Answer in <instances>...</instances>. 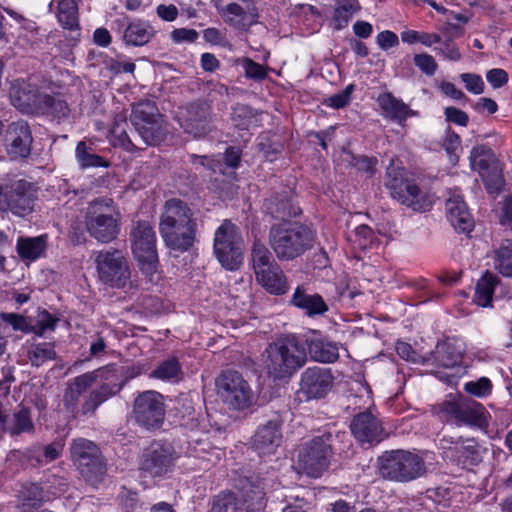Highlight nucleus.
Masks as SVG:
<instances>
[{
	"mask_svg": "<svg viewBox=\"0 0 512 512\" xmlns=\"http://www.w3.org/2000/svg\"><path fill=\"white\" fill-rule=\"evenodd\" d=\"M264 496L263 488L251 483L243 489L242 493L243 501L246 503L247 509L253 512L264 507Z\"/></svg>",
	"mask_w": 512,
	"mask_h": 512,
	"instance_id": "09e8293b",
	"label": "nucleus"
},
{
	"mask_svg": "<svg viewBox=\"0 0 512 512\" xmlns=\"http://www.w3.org/2000/svg\"><path fill=\"white\" fill-rule=\"evenodd\" d=\"M110 368L102 367L91 372L84 373L75 377L69 384L68 387L81 394L84 393L98 380H108Z\"/></svg>",
	"mask_w": 512,
	"mask_h": 512,
	"instance_id": "a19ab883",
	"label": "nucleus"
},
{
	"mask_svg": "<svg viewBox=\"0 0 512 512\" xmlns=\"http://www.w3.org/2000/svg\"><path fill=\"white\" fill-rule=\"evenodd\" d=\"M95 263L98 277L105 285L120 289L130 282V267L120 250L111 248L99 251Z\"/></svg>",
	"mask_w": 512,
	"mask_h": 512,
	"instance_id": "4468645a",
	"label": "nucleus"
},
{
	"mask_svg": "<svg viewBox=\"0 0 512 512\" xmlns=\"http://www.w3.org/2000/svg\"><path fill=\"white\" fill-rule=\"evenodd\" d=\"M376 41L382 50H388L399 45V38L397 34L390 30L380 32L377 35Z\"/></svg>",
	"mask_w": 512,
	"mask_h": 512,
	"instance_id": "338daca9",
	"label": "nucleus"
},
{
	"mask_svg": "<svg viewBox=\"0 0 512 512\" xmlns=\"http://www.w3.org/2000/svg\"><path fill=\"white\" fill-rule=\"evenodd\" d=\"M34 428L29 410L19 407L13 414L12 424L9 425L8 431L11 435H19L24 432H30Z\"/></svg>",
	"mask_w": 512,
	"mask_h": 512,
	"instance_id": "de8ad7c7",
	"label": "nucleus"
},
{
	"mask_svg": "<svg viewBox=\"0 0 512 512\" xmlns=\"http://www.w3.org/2000/svg\"><path fill=\"white\" fill-rule=\"evenodd\" d=\"M19 497L24 511H28L26 508L40 507L44 500V491L37 484H29L21 489Z\"/></svg>",
	"mask_w": 512,
	"mask_h": 512,
	"instance_id": "49530a36",
	"label": "nucleus"
},
{
	"mask_svg": "<svg viewBox=\"0 0 512 512\" xmlns=\"http://www.w3.org/2000/svg\"><path fill=\"white\" fill-rule=\"evenodd\" d=\"M37 200V189L26 180H17L0 185V209L13 215L26 217L33 213Z\"/></svg>",
	"mask_w": 512,
	"mask_h": 512,
	"instance_id": "f8f14e48",
	"label": "nucleus"
},
{
	"mask_svg": "<svg viewBox=\"0 0 512 512\" xmlns=\"http://www.w3.org/2000/svg\"><path fill=\"white\" fill-rule=\"evenodd\" d=\"M217 9L223 17L230 16L225 18V21L229 25L235 27H241L245 25L244 20L247 14L240 4L233 2L229 3L222 9H219L218 7Z\"/></svg>",
	"mask_w": 512,
	"mask_h": 512,
	"instance_id": "3c124183",
	"label": "nucleus"
},
{
	"mask_svg": "<svg viewBox=\"0 0 512 512\" xmlns=\"http://www.w3.org/2000/svg\"><path fill=\"white\" fill-rule=\"evenodd\" d=\"M280 441V425L277 421L270 420L258 428L253 436L252 444L259 454H271L279 446Z\"/></svg>",
	"mask_w": 512,
	"mask_h": 512,
	"instance_id": "c85d7f7f",
	"label": "nucleus"
},
{
	"mask_svg": "<svg viewBox=\"0 0 512 512\" xmlns=\"http://www.w3.org/2000/svg\"><path fill=\"white\" fill-rule=\"evenodd\" d=\"M487 81L495 89L504 86L508 82V73L500 68H494L487 72Z\"/></svg>",
	"mask_w": 512,
	"mask_h": 512,
	"instance_id": "774afa93",
	"label": "nucleus"
},
{
	"mask_svg": "<svg viewBox=\"0 0 512 512\" xmlns=\"http://www.w3.org/2000/svg\"><path fill=\"white\" fill-rule=\"evenodd\" d=\"M231 121L235 127L247 129L257 122V112L248 105L238 103L232 108Z\"/></svg>",
	"mask_w": 512,
	"mask_h": 512,
	"instance_id": "a18cd8bd",
	"label": "nucleus"
},
{
	"mask_svg": "<svg viewBox=\"0 0 512 512\" xmlns=\"http://www.w3.org/2000/svg\"><path fill=\"white\" fill-rule=\"evenodd\" d=\"M265 211L275 219L285 220L300 214V208L293 203L292 190L284 188L281 192H275L264 202Z\"/></svg>",
	"mask_w": 512,
	"mask_h": 512,
	"instance_id": "a878e982",
	"label": "nucleus"
},
{
	"mask_svg": "<svg viewBox=\"0 0 512 512\" xmlns=\"http://www.w3.org/2000/svg\"><path fill=\"white\" fill-rule=\"evenodd\" d=\"M44 95L36 84L24 79L14 80L9 88L11 104L22 113L39 114Z\"/></svg>",
	"mask_w": 512,
	"mask_h": 512,
	"instance_id": "412c9836",
	"label": "nucleus"
},
{
	"mask_svg": "<svg viewBox=\"0 0 512 512\" xmlns=\"http://www.w3.org/2000/svg\"><path fill=\"white\" fill-rule=\"evenodd\" d=\"M263 368L274 381L289 380L307 362V348L295 334H285L269 343L262 353Z\"/></svg>",
	"mask_w": 512,
	"mask_h": 512,
	"instance_id": "f03ea898",
	"label": "nucleus"
},
{
	"mask_svg": "<svg viewBox=\"0 0 512 512\" xmlns=\"http://www.w3.org/2000/svg\"><path fill=\"white\" fill-rule=\"evenodd\" d=\"M70 453L73 463L87 483L97 485L103 481L107 468L102 453L94 442L84 438L74 439Z\"/></svg>",
	"mask_w": 512,
	"mask_h": 512,
	"instance_id": "6e6552de",
	"label": "nucleus"
},
{
	"mask_svg": "<svg viewBox=\"0 0 512 512\" xmlns=\"http://www.w3.org/2000/svg\"><path fill=\"white\" fill-rule=\"evenodd\" d=\"M173 453L169 446L152 443L144 452L140 463L142 471L152 477L161 476L170 471Z\"/></svg>",
	"mask_w": 512,
	"mask_h": 512,
	"instance_id": "b1692460",
	"label": "nucleus"
},
{
	"mask_svg": "<svg viewBox=\"0 0 512 512\" xmlns=\"http://www.w3.org/2000/svg\"><path fill=\"white\" fill-rule=\"evenodd\" d=\"M196 231V219L189 205L177 198L167 200L159 223V232L166 246L185 252L193 246Z\"/></svg>",
	"mask_w": 512,
	"mask_h": 512,
	"instance_id": "7ed1b4c3",
	"label": "nucleus"
},
{
	"mask_svg": "<svg viewBox=\"0 0 512 512\" xmlns=\"http://www.w3.org/2000/svg\"><path fill=\"white\" fill-rule=\"evenodd\" d=\"M334 376L329 368L318 366L305 369L299 382V393L307 400L323 399L332 390Z\"/></svg>",
	"mask_w": 512,
	"mask_h": 512,
	"instance_id": "6ab92c4d",
	"label": "nucleus"
},
{
	"mask_svg": "<svg viewBox=\"0 0 512 512\" xmlns=\"http://www.w3.org/2000/svg\"><path fill=\"white\" fill-rule=\"evenodd\" d=\"M332 434L324 433L306 442L299 451V469L310 477H320L332 456Z\"/></svg>",
	"mask_w": 512,
	"mask_h": 512,
	"instance_id": "9b49d317",
	"label": "nucleus"
},
{
	"mask_svg": "<svg viewBox=\"0 0 512 512\" xmlns=\"http://www.w3.org/2000/svg\"><path fill=\"white\" fill-rule=\"evenodd\" d=\"M353 90L354 86L350 84L342 92L334 94L326 99L325 103L335 109L344 108L349 104Z\"/></svg>",
	"mask_w": 512,
	"mask_h": 512,
	"instance_id": "052dcab7",
	"label": "nucleus"
},
{
	"mask_svg": "<svg viewBox=\"0 0 512 512\" xmlns=\"http://www.w3.org/2000/svg\"><path fill=\"white\" fill-rule=\"evenodd\" d=\"M387 186L393 198L415 211H426L432 207L431 198L408 180L393 179Z\"/></svg>",
	"mask_w": 512,
	"mask_h": 512,
	"instance_id": "4be33fe9",
	"label": "nucleus"
},
{
	"mask_svg": "<svg viewBox=\"0 0 512 512\" xmlns=\"http://www.w3.org/2000/svg\"><path fill=\"white\" fill-rule=\"evenodd\" d=\"M236 498L231 492H223L215 497L210 512H237Z\"/></svg>",
	"mask_w": 512,
	"mask_h": 512,
	"instance_id": "603ef678",
	"label": "nucleus"
},
{
	"mask_svg": "<svg viewBox=\"0 0 512 512\" xmlns=\"http://www.w3.org/2000/svg\"><path fill=\"white\" fill-rule=\"evenodd\" d=\"M461 80L465 83V87L469 92L481 94L484 91V82L479 75L473 73L461 74Z\"/></svg>",
	"mask_w": 512,
	"mask_h": 512,
	"instance_id": "e2e57ef3",
	"label": "nucleus"
},
{
	"mask_svg": "<svg viewBox=\"0 0 512 512\" xmlns=\"http://www.w3.org/2000/svg\"><path fill=\"white\" fill-rule=\"evenodd\" d=\"M155 34L156 31L148 22L136 19L127 24L122 39L127 46L140 47L148 44Z\"/></svg>",
	"mask_w": 512,
	"mask_h": 512,
	"instance_id": "7c9ffc66",
	"label": "nucleus"
},
{
	"mask_svg": "<svg viewBox=\"0 0 512 512\" xmlns=\"http://www.w3.org/2000/svg\"><path fill=\"white\" fill-rule=\"evenodd\" d=\"M499 283L500 279L497 275L486 271L477 281L474 295L475 303L481 307L491 306L494 289Z\"/></svg>",
	"mask_w": 512,
	"mask_h": 512,
	"instance_id": "f704fd0d",
	"label": "nucleus"
},
{
	"mask_svg": "<svg viewBox=\"0 0 512 512\" xmlns=\"http://www.w3.org/2000/svg\"><path fill=\"white\" fill-rule=\"evenodd\" d=\"M181 375V366L177 358L172 357L161 362L150 374V377L170 381L179 380Z\"/></svg>",
	"mask_w": 512,
	"mask_h": 512,
	"instance_id": "c03bdc74",
	"label": "nucleus"
},
{
	"mask_svg": "<svg viewBox=\"0 0 512 512\" xmlns=\"http://www.w3.org/2000/svg\"><path fill=\"white\" fill-rule=\"evenodd\" d=\"M75 157L82 169L108 166V162L103 157L95 154L93 148L88 146L85 141H80L77 144Z\"/></svg>",
	"mask_w": 512,
	"mask_h": 512,
	"instance_id": "79ce46f5",
	"label": "nucleus"
},
{
	"mask_svg": "<svg viewBox=\"0 0 512 512\" xmlns=\"http://www.w3.org/2000/svg\"><path fill=\"white\" fill-rule=\"evenodd\" d=\"M438 411L459 425L482 427L486 423L485 408L478 402L463 397L450 396L438 406Z\"/></svg>",
	"mask_w": 512,
	"mask_h": 512,
	"instance_id": "2eb2a0df",
	"label": "nucleus"
},
{
	"mask_svg": "<svg viewBox=\"0 0 512 512\" xmlns=\"http://www.w3.org/2000/svg\"><path fill=\"white\" fill-rule=\"evenodd\" d=\"M38 317L39 318L36 321V324L32 325V332L38 336H42L45 331L54 330L57 319L54 318L50 313L44 310L39 314Z\"/></svg>",
	"mask_w": 512,
	"mask_h": 512,
	"instance_id": "bf43d9fd",
	"label": "nucleus"
},
{
	"mask_svg": "<svg viewBox=\"0 0 512 512\" xmlns=\"http://www.w3.org/2000/svg\"><path fill=\"white\" fill-rule=\"evenodd\" d=\"M132 417L139 426L147 430L159 428L165 418L163 395L154 390L138 394L133 402Z\"/></svg>",
	"mask_w": 512,
	"mask_h": 512,
	"instance_id": "dca6fc26",
	"label": "nucleus"
},
{
	"mask_svg": "<svg viewBox=\"0 0 512 512\" xmlns=\"http://www.w3.org/2000/svg\"><path fill=\"white\" fill-rule=\"evenodd\" d=\"M132 251L140 269L145 274L156 272L158 254L156 249V234L147 221H138L130 232Z\"/></svg>",
	"mask_w": 512,
	"mask_h": 512,
	"instance_id": "ddd939ff",
	"label": "nucleus"
},
{
	"mask_svg": "<svg viewBox=\"0 0 512 512\" xmlns=\"http://www.w3.org/2000/svg\"><path fill=\"white\" fill-rule=\"evenodd\" d=\"M401 40L407 44L421 43L426 47L441 42V36L436 33L419 32L416 30H406L401 33Z\"/></svg>",
	"mask_w": 512,
	"mask_h": 512,
	"instance_id": "8fccbe9b",
	"label": "nucleus"
},
{
	"mask_svg": "<svg viewBox=\"0 0 512 512\" xmlns=\"http://www.w3.org/2000/svg\"><path fill=\"white\" fill-rule=\"evenodd\" d=\"M414 64L428 76H433L438 68V64L433 56L427 53L416 54L414 56Z\"/></svg>",
	"mask_w": 512,
	"mask_h": 512,
	"instance_id": "13d9d810",
	"label": "nucleus"
},
{
	"mask_svg": "<svg viewBox=\"0 0 512 512\" xmlns=\"http://www.w3.org/2000/svg\"><path fill=\"white\" fill-rule=\"evenodd\" d=\"M121 214L112 198L100 197L89 202L84 223L91 237L102 243H109L120 232Z\"/></svg>",
	"mask_w": 512,
	"mask_h": 512,
	"instance_id": "39448f33",
	"label": "nucleus"
},
{
	"mask_svg": "<svg viewBox=\"0 0 512 512\" xmlns=\"http://www.w3.org/2000/svg\"><path fill=\"white\" fill-rule=\"evenodd\" d=\"M131 124L135 133L130 135V125L125 114H117L111 128L115 145L127 151L142 149L141 145H156L164 140L167 129L163 115L160 114L156 103L144 99L132 105Z\"/></svg>",
	"mask_w": 512,
	"mask_h": 512,
	"instance_id": "f257e3e1",
	"label": "nucleus"
},
{
	"mask_svg": "<svg viewBox=\"0 0 512 512\" xmlns=\"http://www.w3.org/2000/svg\"><path fill=\"white\" fill-rule=\"evenodd\" d=\"M462 354L463 349L457 345V341L448 338L436 346L435 359L439 365L448 368L455 366L460 361Z\"/></svg>",
	"mask_w": 512,
	"mask_h": 512,
	"instance_id": "c9c22d12",
	"label": "nucleus"
},
{
	"mask_svg": "<svg viewBox=\"0 0 512 512\" xmlns=\"http://www.w3.org/2000/svg\"><path fill=\"white\" fill-rule=\"evenodd\" d=\"M217 395L233 410L249 408L254 401V393L243 376L234 370L222 372L215 381Z\"/></svg>",
	"mask_w": 512,
	"mask_h": 512,
	"instance_id": "9d476101",
	"label": "nucleus"
},
{
	"mask_svg": "<svg viewBox=\"0 0 512 512\" xmlns=\"http://www.w3.org/2000/svg\"><path fill=\"white\" fill-rule=\"evenodd\" d=\"M349 428L354 438L362 445H377L389 435L382 420L370 409L355 414Z\"/></svg>",
	"mask_w": 512,
	"mask_h": 512,
	"instance_id": "a211bd4d",
	"label": "nucleus"
},
{
	"mask_svg": "<svg viewBox=\"0 0 512 512\" xmlns=\"http://www.w3.org/2000/svg\"><path fill=\"white\" fill-rule=\"evenodd\" d=\"M56 4V16L64 29H79V14L77 0H53L51 6Z\"/></svg>",
	"mask_w": 512,
	"mask_h": 512,
	"instance_id": "473e14b6",
	"label": "nucleus"
},
{
	"mask_svg": "<svg viewBox=\"0 0 512 512\" xmlns=\"http://www.w3.org/2000/svg\"><path fill=\"white\" fill-rule=\"evenodd\" d=\"M4 147L11 159H24L31 154L33 136L24 120L10 123L3 136Z\"/></svg>",
	"mask_w": 512,
	"mask_h": 512,
	"instance_id": "aec40b11",
	"label": "nucleus"
},
{
	"mask_svg": "<svg viewBox=\"0 0 512 512\" xmlns=\"http://www.w3.org/2000/svg\"><path fill=\"white\" fill-rule=\"evenodd\" d=\"M108 380H102L103 383L92 389L85 396L83 403L79 409L83 416L94 415L97 408L107 400L120 393L124 386V382H119L115 371L110 368Z\"/></svg>",
	"mask_w": 512,
	"mask_h": 512,
	"instance_id": "5701e85b",
	"label": "nucleus"
},
{
	"mask_svg": "<svg viewBox=\"0 0 512 512\" xmlns=\"http://www.w3.org/2000/svg\"><path fill=\"white\" fill-rule=\"evenodd\" d=\"M445 120L463 127H466L469 122V117L466 112L456 107H446L444 110Z\"/></svg>",
	"mask_w": 512,
	"mask_h": 512,
	"instance_id": "0e129e2a",
	"label": "nucleus"
},
{
	"mask_svg": "<svg viewBox=\"0 0 512 512\" xmlns=\"http://www.w3.org/2000/svg\"><path fill=\"white\" fill-rule=\"evenodd\" d=\"M245 76L249 79L261 81L266 78V68L250 58H243L241 61Z\"/></svg>",
	"mask_w": 512,
	"mask_h": 512,
	"instance_id": "5fc2aeb1",
	"label": "nucleus"
},
{
	"mask_svg": "<svg viewBox=\"0 0 512 512\" xmlns=\"http://www.w3.org/2000/svg\"><path fill=\"white\" fill-rule=\"evenodd\" d=\"M435 51H439L446 59L450 61L457 62L462 58L460 49L451 36L446 37L442 42V46L435 48Z\"/></svg>",
	"mask_w": 512,
	"mask_h": 512,
	"instance_id": "4d7b16f0",
	"label": "nucleus"
},
{
	"mask_svg": "<svg viewBox=\"0 0 512 512\" xmlns=\"http://www.w3.org/2000/svg\"><path fill=\"white\" fill-rule=\"evenodd\" d=\"M57 354L51 343L32 344L27 350V357L33 366L39 367L49 360H54Z\"/></svg>",
	"mask_w": 512,
	"mask_h": 512,
	"instance_id": "37998d69",
	"label": "nucleus"
},
{
	"mask_svg": "<svg viewBox=\"0 0 512 512\" xmlns=\"http://www.w3.org/2000/svg\"><path fill=\"white\" fill-rule=\"evenodd\" d=\"M455 444L453 451L456 454L457 460L463 466L477 465L481 462L480 447L475 439H463L459 437L457 441H451Z\"/></svg>",
	"mask_w": 512,
	"mask_h": 512,
	"instance_id": "72a5a7b5",
	"label": "nucleus"
},
{
	"mask_svg": "<svg viewBox=\"0 0 512 512\" xmlns=\"http://www.w3.org/2000/svg\"><path fill=\"white\" fill-rule=\"evenodd\" d=\"M377 102L383 110L385 117L398 123H402L409 116L415 114L408 105L389 92L380 94L377 98Z\"/></svg>",
	"mask_w": 512,
	"mask_h": 512,
	"instance_id": "2f4dec72",
	"label": "nucleus"
},
{
	"mask_svg": "<svg viewBox=\"0 0 512 512\" xmlns=\"http://www.w3.org/2000/svg\"><path fill=\"white\" fill-rule=\"evenodd\" d=\"M1 318L4 322L10 324L14 330L22 331V332H31L33 326L28 323L27 319L19 314L15 313H3Z\"/></svg>",
	"mask_w": 512,
	"mask_h": 512,
	"instance_id": "680f3d73",
	"label": "nucleus"
},
{
	"mask_svg": "<svg viewBox=\"0 0 512 512\" xmlns=\"http://www.w3.org/2000/svg\"><path fill=\"white\" fill-rule=\"evenodd\" d=\"M379 475L386 480L407 483L426 473L424 459L408 450L385 451L377 459Z\"/></svg>",
	"mask_w": 512,
	"mask_h": 512,
	"instance_id": "423d86ee",
	"label": "nucleus"
},
{
	"mask_svg": "<svg viewBox=\"0 0 512 512\" xmlns=\"http://www.w3.org/2000/svg\"><path fill=\"white\" fill-rule=\"evenodd\" d=\"M290 303L306 312L308 316L322 315L328 311V306L322 296L309 293L304 286H298L290 300Z\"/></svg>",
	"mask_w": 512,
	"mask_h": 512,
	"instance_id": "c756f323",
	"label": "nucleus"
},
{
	"mask_svg": "<svg viewBox=\"0 0 512 512\" xmlns=\"http://www.w3.org/2000/svg\"><path fill=\"white\" fill-rule=\"evenodd\" d=\"M307 346L309 354L314 361L322 363H332L339 357L338 345L317 332L303 340Z\"/></svg>",
	"mask_w": 512,
	"mask_h": 512,
	"instance_id": "cd10ccee",
	"label": "nucleus"
},
{
	"mask_svg": "<svg viewBox=\"0 0 512 512\" xmlns=\"http://www.w3.org/2000/svg\"><path fill=\"white\" fill-rule=\"evenodd\" d=\"M214 254L222 267L237 270L243 261V238L239 228L224 220L214 236Z\"/></svg>",
	"mask_w": 512,
	"mask_h": 512,
	"instance_id": "1a4fd4ad",
	"label": "nucleus"
},
{
	"mask_svg": "<svg viewBox=\"0 0 512 512\" xmlns=\"http://www.w3.org/2000/svg\"><path fill=\"white\" fill-rule=\"evenodd\" d=\"M46 247V236L34 238L20 237L17 241V252L22 259L36 260Z\"/></svg>",
	"mask_w": 512,
	"mask_h": 512,
	"instance_id": "58836bf2",
	"label": "nucleus"
},
{
	"mask_svg": "<svg viewBox=\"0 0 512 512\" xmlns=\"http://www.w3.org/2000/svg\"><path fill=\"white\" fill-rule=\"evenodd\" d=\"M361 9L358 0H337L333 12V22L336 30L346 27L355 13Z\"/></svg>",
	"mask_w": 512,
	"mask_h": 512,
	"instance_id": "ea45409f",
	"label": "nucleus"
},
{
	"mask_svg": "<svg viewBox=\"0 0 512 512\" xmlns=\"http://www.w3.org/2000/svg\"><path fill=\"white\" fill-rule=\"evenodd\" d=\"M250 262L256 281L269 293L285 294L288 290L286 276L270 250L260 240L251 247Z\"/></svg>",
	"mask_w": 512,
	"mask_h": 512,
	"instance_id": "0eeeda50",
	"label": "nucleus"
},
{
	"mask_svg": "<svg viewBox=\"0 0 512 512\" xmlns=\"http://www.w3.org/2000/svg\"><path fill=\"white\" fill-rule=\"evenodd\" d=\"M464 389L471 395L476 397H484L491 393L492 383L488 378L482 377L477 381L467 382L464 386Z\"/></svg>",
	"mask_w": 512,
	"mask_h": 512,
	"instance_id": "6e6d98bb",
	"label": "nucleus"
},
{
	"mask_svg": "<svg viewBox=\"0 0 512 512\" xmlns=\"http://www.w3.org/2000/svg\"><path fill=\"white\" fill-rule=\"evenodd\" d=\"M211 107L205 102H193L186 108V116L181 123L185 132L194 137H202L211 129Z\"/></svg>",
	"mask_w": 512,
	"mask_h": 512,
	"instance_id": "393cba45",
	"label": "nucleus"
},
{
	"mask_svg": "<svg viewBox=\"0 0 512 512\" xmlns=\"http://www.w3.org/2000/svg\"><path fill=\"white\" fill-rule=\"evenodd\" d=\"M171 39L175 43H193L198 39V32L194 29L178 28L171 32Z\"/></svg>",
	"mask_w": 512,
	"mask_h": 512,
	"instance_id": "69168bd1",
	"label": "nucleus"
},
{
	"mask_svg": "<svg viewBox=\"0 0 512 512\" xmlns=\"http://www.w3.org/2000/svg\"><path fill=\"white\" fill-rule=\"evenodd\" d=\"M41 101V112L39 114L50 115L58 123L67 119L70 115V108L65 100L59 96L44 95Z\"/></svg>",
	"mask_w": 512,
	"mask_h": 512,
	"instance_id": "e433bc0d",
	"label": "nucleus"
},
{
	"mask_svg": "<svg viewBox=\"0 0 512 512\" xmlns=\"http://www.w3.org/2000/svg\"><path fill=\"white\" fill-rule=\"evenodd\" d=\"M443 146L447 154L449 155L450 161L454 164L457 163L459 158L457 155V151L460 149L461 139L460 136L456 132L451 130L450 127H448L446 130V136L443 142Z\"/></svg>",
	"mask_w": 512,
	"mask_h": 512,
	"instance_id": "864d4df0",
	"label": "nucleus"
},
{
	"mask_svg": "<svg viewBox=\"0 0 512 512\" xmlns=\"http://www.w3.org/2000/svg\"><path fill=\"white\" fill-rule=\"evenodd\" d=\"M494 268L504 277L512 278V240H503L494 250Z\"/></svg>",
	"mask_w": 512,
	"mask_h": 512,
	"instance_id": "4c0bfd02",
	"label": "nucleus"
},
{
	"mask_svg": "<svg viewBox=\"0 0 512 512\" xmlns=\"http://www.w3.org/2000/svg\"><path fill=\"white\" fill-rule=\"evenodd\" d=\"M269 244L276 257L283 261L294 260L313 246V232L298 222L274 224L269 230Z\"/></svg>",
	"mask_w": 512,
	"mask_h": 512,
	"instance_id": "20e7f679",
	"label": "nucleus"
},
{
	"mask_svg": "<svg viewBox=\"0 0 512 512\" xmlns=\"http://www.w3.org/2000/svg\"><path fill=\"white\" fill-rule=\"evenodd\" d=\"M446 214L451 225L459 232L469 233L474 227V220L463 198L451 196L446 201Z\"/></svg>",
	"mask_w": 512,
	"mask_h": 512,
	"instance_id": "bb28decb",
	"label": "nucleus"
},
{
	"mask_svg": "<svg viewBox=\"0 0 512 512\" xmlns=\"http://www.w3.org/2000/svg\"><path fill=\"white\" fill-rule=\"evenodd\" d=\"M472 170L477 171L489 192L499 191L504 183L502 169L494 152L487 145L472 148L469 156Z\"/></svg>",
	"mask_w": 512,
	"mask_h": 512,
	"instance_id": "f3484780",
	"label": "nucleus"
}]
</instances>
